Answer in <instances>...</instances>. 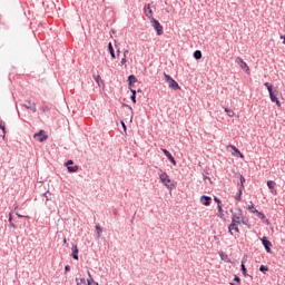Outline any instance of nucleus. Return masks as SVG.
Here are the masks:
<instances>
[{
  "label": "nucleus",
  "instance_id": "31",
  "mask_svg": "<svg viewBox=\"0 0 285 285\" xmlns=\"http://www.w3.org/2000/svg\"><path fill=\"white\" fill-rule=\"evenodd\" d=\"M217 208H218V217H222V215H223L222 205L218 204Z\"/></svg>",
  "mask_w": 285,
  "mask_h": 285
},
{
  "label": "nucleus",
  "instance_id": "14",
  "mask_svg": "<svg viewBox=\"0 0 285 285\" xmlns=\"http://www.w3.org/2000/svg\"><path fill=\"white\" fill-rule=\"evenodd\" d=\"M212 200H213V198H210V196H202L200 197V204H203V206H210Z\"/></svg>",
  "mask_w": 285,
  "mask_h": 285
},
{
  "label": "nucleus",
  "instance_id": "21",
  "mask_svg": "<svg viewBox=\"0 0 285 285\" xmlns=\"http://www.w3.org/2000/svg\"><path fill=\"white\" fill-rule=\"evenodd\" d=\"M144 10H145L146 17H148V14H150V12H151V17H153V9L150 8V4H147Z\"/></svg>",
  "mask_w": 285,
  "mask_h": 285
},
{
  "label": "nucleus",
  "instance_id": "11",
  "mask_svg": "<svg viewBox=\"0 0 285 285\" xmlns=\"http://www.w3.org/2000/svg\"><path fill=\"white\" fill-rule=\"evenodd\" d=\"M228 148H232V150H234V153L232 154L233 157H240V159H244V154H242V151H239V149L235 147V145H229Z\"/></svg>",
  "mask_w": 285,
  "mask_h": 285
},
{
  "label": "nucleus",
  "instance_id": "44",
  "mask_svg": "<svg viewBox=\"0 0 285 285\" xmlns=\"http://www.w3.org/2000/svg\"><path fill=\"white\" fill-rule=\"evenodd\" d=\"M131 96H137V91L135 89H131Z\"/></svg>",
  "mask_w": 285,
  "mask_h": 285
},
{
  "label": "nucleus",
  "instance_id": "46",
  "mask_svg": "<svg viewBox=\"0 0 285 285\" xmlns=\"http://www.w3.org/2000/svg\"><path fill=\"white\" fill-rule=\"evenodd\" d=\"M18 217H24L26 219H30V216H22L20 214H18Z\"/></svg>",
  "mask_w": 285,
  "mask_h": 285
},
{
  "label": "nucleus",
  "instance_id": "42",
  "mask_svg": "<svg viewBox=\"0 0 285 285\" xmlns=\"http://www.w3.org/2000/svg\"><path fill=\"white\" fill-rule=\"evenodd\" d=\"M9 224H13L12 223V214L9 215Z\"/></svg>",
  "mask_w": 285,
  "mask_h": 285
},
{
  "label": "nucleus",
  "instance_id": "13",
  "mask_svg": "<svg viewBox=\"0 0 285 285\" xmlns=\"http://www.w3.org/2000/svg\"><path fill=\"white\" fill-rule=\"evenodd\" d=\"M164 155H166V157L169 159V161H171V164H174V166H177V161L175 160V157H173V154H170V151H168L167 149H161Z\"/></svg>",
  "mask_w": 285,
  "mask_h": 285
},
{
  "label": "nucleus",
  "instance_id": "40",
  "mask_svg": "<svg viewBox=\"0 0 285 285\" xmlns=\"http://www.w3.org/2000/svg\"><path fill=\"white\" fill-rule=\"evenodd\" d=\"M65 271H66V273H68V271H70V265H66Z\"/></svg>",
  "mask_w": 285,
  "mask_h": 285
},
{
  "label": "nucleus",
  "instance_id": "39",
  "mask_svg": "<svg viewBox=\"0 0 285 285\" xmlns=\"http://www.w3.org/2000/svg\"><path fill=\"white\" fill-rule=\"evenodd\" d=\"M214 200L216 202V204L222 205V200H219V198L215 197Z\"/></svg>",
  "mask_w": 285,
  "mask_h": 285
},
{
  "label": "nucleus",
  "instance_id": "43",
  "mask_svg": "<svg viewBox=\"0 0 285 285\" xmlns=\"http://www.w3.org/2000/svg\"><path fill=\"white\" fill-rule=\"evenodd\" d=\"M10 224V228H17V225H14V223H9Z\"/></svg>",
  "mask_w": 285,
  "mask_h": 285
},
{
  "label": "nucleus",
  "instance_id": "6",
  "mask_svg": "<svg viewBox=\"0 0 285 285\" xmlns=\"http://www.w3.org/2000/svg\"><path fill=\"white\" fill-rule=\"evenodd\" d=\"M235 63H238L239 68L244 70L246 75H250V67H248V63H246L242 57H236Z\"/></svg>",
  "mask_w": 285,
  "mask_h": 285
},
{
  "label": "nucleus",
  "instance_id": "45",
  "mask_svg": "<svg viewBox=\"0 0 285 285\" xmlns=\"http://www.w3.org/2000/svg\"><path fill=\"white\" fill-rule=\"evenodd\" d=\"M43 196H45V198H46L47 202L50 200V199L48 198V193H45Z\"/></svg>",
  "mask_w": 285,
  "mask_h": 285
},
{
  "label": "nucleus",
  "instance_id": "29",
  "mask_svg": "<svg viewBox=\"0 0 285 285\" xmlns=\"http://www.w3.org/2000/svg\"><path fill=\"white\" fill-rule=\"evenodd\" d=\"M126 63H127L126 56H124L121 59V66H124L125 68H128Z\"/></svg>",
  "mask_w": 285,
  "mask_h": 285
},
{
  "label": "nucleus",
  "instance_id": "30",
  "mask_svg": "<svg viewBox=\"0 0 285 285\" xmlns=\"http://www.w3.org/2000/svg\"><path fill=\"white\" fill-rule=\"evenodd\" d=\"M96 230H97L98 237H101V226L97 225Z\"/></svg>",
  "mask_w": 285,
  "mask_h": 285
},
{
  "label": "nucleus",
  "instance_id": "28",
  "mask_svg": "<svg viewBox=\"0 0 285 285\" xmlns=\"http://www.w3.org/2000/svg\"><path fill=\"white\" fill-rule=\"evenodd\" d=\"M259 271H261L262 273H267L268 267H266L265 265H262V266L259 267Z\"/></svg>",
  "mask_w": 285,
  "mask_h": 285
},
{
  "label": "nucleus",
  "instance_id": "24",
  "mask_svg": "<svg viewBox=\"0 0 285 285\" xmlns=\"http://www.w3.org/2000/svg\"><path fill=\"white\" fill-rule=\"evenodd\" d=\"M71 257L73 259H79V250H73L72 254H71Z\"/></svg>",
  "mask_w": 285,
  "mask_h": 285
},
{
  "label": "nucleus",
  "instance_id": "52",
  "mask_svg": "<svg viewBox=\"0 0 285 285\" xmlns=\"http://www.w3.org/2000/svg\"><path fill=\"white\" fill-rule=\"evenodd\" d=\"M166 12H170L168 9H166Z\"/></svg>",
  "mask_w": 285,
  "mask_h": 285
},
{
  "label": "nucleus",
  "instance_id": "41",
  "mask_svg": "<svg viewBox=\"0 0 285 285\" xmlns=\"http://www.w3.org/2000/svg\"><path fill=\"white\" fill-rule=\"evenodd\" d=\"M120 124H121L124 130H126V122H124V120H121Z\"/></svg>",
  "mask_w": 285,
  "mask_h": 285
},
{
  "label": "nucleus",
  "instance_id": "35",
  "mask_svg": "<svg viewBox=\"0 0 285 285\" xmlns=\"http://www.w3.org/2000/svg\"><path fill=\"white\" fill-rule=\"evenodd\" d=\"M80 285H92V284H90V283L88 284V283H86L85 278H81L80 279Z\"/></svg>",
  "mask_w": 285,
  "mask_h": 285
},
{
  "label": "nucleus",
  "instance_id": "36",
  "mask_svg": "<svg viewBox=\"0 0 285 285\" xmlns=\"http://www.w3.org/2000/svg\"><path fill=\"white\" fill-rule=\"evenodd\" d=\"M246 181V178H244V176H240V184H242V188H244V183Z\"/></svg>",
  "mask_w": 285,
  "mask_h": 285
},
{
  "label": "nucleus",
  "instance_id": "18",
  "mask_svg": "<svg viewBox=\"0 0 285 285\" xmlns=\"http://www.w3.org/2000/svg\"><path fill=\"white\" fill-rule=\"evenodd\" d=\"M220 258L223 259V262H227L230 263V257H228V255L224 254V252H222L219 254Z\"/></svg>",
  "mask_w": 285,
  "mask_h": 285
},
{
  "label": "nucleus",
  "instance_id": "49",
  "mask_svg": "<svg viewBox=\"0 0 285 285\" xmlns=\"http://www.w3.org/2000/svg\"><path fill=\"white\" fill-rule=\"evenodd\" d=\"M281 39H283V43L285 46V35L284 36H281Z\"/></svg>",
  "mask_w": 285,
  "mask_h": 285
},
{
  "label": "nucleus",
  "instance_id": "12",
  "mask_svg": "<svg viewBox=\"0 0 285 285\" xmlns=\"http://www.w3.org/2000/svg\"><path fill=\"white\" fill-rule=\"evenodd\" d=\"M276 186H277V183H275V180L267 181V187L269 188L272 195H277V189H275Z\"/></svg>",
  "mask_w": 285,
  "mask_h": 285
},
{
  "label": "nucleus",
  "instance_id": "26",
  "mask_svg": "<svg viewBox=\"0 0 285 285\" xmlns=\"http://www.w3.org/2000/svg\"><path fill=\"white\" fill-rule=\"evenodd\" d=\"M247 210H249V213H253V212H255L257 209H255V205H253V203H252V205L247 206Z\"/></svg>",
  "mask_w": 285,
  "mask_h": 285
},
{
  "label": "nucleus",
  "instance_id": "19",
  "mask_svg": "<svg viewBox=\"0 0 285 285\" xmlns=\"http://www.w3.org/2000/svg\"><path fill=\"white\" fill-rule=\"evenodd\" d=\"M129 86H132V83H137V77L135 76H129L128 77Z\"/></svg>",
  "mask_w": 285,
  "mask_h": 285
},
{
  "label": "nucleus",
  "instance_id": "20",
  "mask_svg": "<svg viewBox=\"0 0 285 285\" xmlns=\"http://www.w3.org/2000/svg\"><path fill=\"white\" fill-rule=\"evenodd\" d=\"M246 257L243 258L242 261V273L243 275H246Z\"/></svg>",
  "mask_w": 285,
  "mask_h": 285
},
{
  "label": "nucleus",
  "instance_id": "27",
  "mask_svg": "<svg viewBox=\"0 0 285 285\" xmlns=\"http://www.w3.org/2000/svg\"><path fill=\"white\" fill-rule=\"evenodd\" d=\"M94 79L98 83V86H101V83H99V81H101V76H94Z\"/></svg>",
  "mask_w": 285,
  "mask_h": 285
},
{
  "label": "nucleus",
  "instance_id": "22",
  "mask_svg": "<svg viewBox=\"0 0 285 285\" xmlns=\"http://www.w3.org/2000/svg\"><path fill=\"white\" fill-rule=\"evenodd\" d=\"M0 128L2 129V132H3V139H6V122L1 121L0 120Z\"/></svg>",
  "mask_w": 285,
  "mask_h": 285
},
{
  "label": "nucleus",
  "instance_id": "16",
  "mask_svg": "<svg viewBox=\"0 0 285 285\" xmlns=\"http://www.w3.org/2000/svg\"><path fill=\"white\" fill-rule=\"evenodd\" d=\"M263 242V246L267 249V250H271V246H273V244L271 243V240L266 239V237H264L262 239Z\"/></svg>",
  "mask_w": 285,
  "mask_h": 285
},
{
  "label": "nucleus",
  "instance_id": "33",
  "mask_svg": "<svg viewBox=\"0 0 285 285\" xmlns=\"http://www.w3.org/2000/svg\"><path fill=\"white\" fill-rule=\"evenodd\" d=\"M42 112H50V107L43 106L42 107Z\"/></svg>",
  "mask_w": 285,
  "mask_h": 285
},
{
  "label": "nucleus",
  "instance_id": "51",
  "mask_svg": "<svg viewBox=\"0 0 285 285\" xmlns=\"http://www.w3.org/2000/svg\"><path fill=\"white\" fill-rule=\"evenodd\" d=\"M126 55H128V49L124 51V57H126Z\"/></svg>",
  "mask_w": 285,
  "mask_h": 285
},
{
  "label": "nucleus",
  "instance_id": "15",
  "mask_svg": "<svg viewBox=\"0 0 285 285\" xmlns=\"http://www.w3.org/2000/svg\"><path fill=\"white\" fill-rule=\"evenodd\" d=\"M108 50L110 52L111 59H117V55H115V48H112V42L108 43Z\"/></svg>",
  "mask_w": 285,
  "mask_h": 285
},
{
  "label": "nucleus",
  "instance_id": "23",
  "mask_svg": "<svg viewBox=\"0 0 285 285\" xmlns=\"http://www.w3.org/2000/svg\"><path fill=\"white\" fill-rule=\"evenodd\" d=\"M225 112L228 115V117H235V111H233L228 108H225Z\"/></svg>",
  "mask_w": 285,
  "mask_h": 285
},
{
  "label": "nucleus",
  "instance_id": "9",
  "mask_svg": "<svg viewBox=\"0 0 285 285\" xmlns=\"http://www.w3.org/2000/svg\"><path fill=\"white\" fill-rule=\"evenodd\" d=\"M239 223H233L229 225V233L230 235H238L239 233V227H238Z\"/></svg>",
  "mask_w": 285,
  "mask_h": 285
},
{
  "label": "nucleus",
  "instance_id": "38",
  "mask_svg": "<svg viewBox=\"0 0 285 285\" xmlns=\"http://www.w3.org/2000/svg\"><path fill=\"white\" fill-rule=\"evenodd\" d=\"M131 101H132L134 104H137V96H131Z\"/></svg>",
  "mask_w": 285,
  "mask_h": 285
},
{
  "label": "nucleus",
  "instance_id": "50",
  "mask_svg": "<svg viewBox=\"0 0 285 285\" xmlns=\"http://www.w3.org/2000/svg\"><path fill=\"white\" fill-rule=\"evenodd\" d=\"M120 53H121V50L118 49V50H117V57H119Z\"/></svg>",
  "mask_w": 285,
  "mask_h": 285
},
{
  "label": "nucleus",
  "instance_id": "25",
  "mask_svg": "<svg viewBox=\"0 0 285 285\" xmlns=\"http://www.w3.org/2000/svg\"><path fill=\"white\" fill-rule=\"evenodd\" d=\"M194 57H195L196 59H202V51L196 50V51L194 52Z\"/></svg>",
  "mask_w": 285,
  "mask_h": 285
},
{
  "label": "nucleus",
  "instance_id": "4",
  "mask_svg": "<svg viewBox=\"0 0 285 285\" xmlns=\"http://www.w3.org/2000/svg\"><path fill=\"white\" fill-rule=\"evenodd\" d=\"M164 77H165V81L168 83L169 88H173V90H181V87H179V83H177L175 81V79H173V77H170V75L164 73Z\"/></svg>",
  "mask_w": 285,
  "mask_h": 285
},
{
  "label": "nucleus",
  "instance_id": "32",
  "mask_svg": "<svg viewBox=\"0 0 285 285\" xmlns=\"http://www.w3.org/2000/svg\"><path fill=\"white\" fill-rule=\"evenodd\" d=\"M127 115L129 117V120L132 121V108L129 107V112Z\"/></svg>",
  "mask_w": 285,
  "mask_h": 285
},
{
  "label": "nucleus",
  "instance_id": "1",
  "mask_svg": "<svg viewBox=\"0 0 285 285\" xmlns=\"http://www.w3.org/2000/svg\"><path fill=\"white\" fill-rule=\"evenodd\" d=\"M147 18L149 19L154 30H156L158 37H161V35H164V27L161 26V23H159V20L155 19L150 11L149 14H147Z\"/></svg>",
  "mask_w": 285,
  "mask_h": 285
},
{
  "label": "nucleus",
  "instance_id": "37",
  "mask_svg": "<svg viewBox=\"0 0 285 285\" xmlns=\"http://www.w3.org/2000/svg\"><path fill=\"white\" fill-rule=\"evenodd\" d=\"M236 199H237V202H239V199H242V189H239V194H238V196H236Z\"/></svg>",
  "mask_w": 285,
  "mask_h": 285
},
{
  "label": "nucleus",
  "instance_id": "5",
  "mask_svg": "<svg viewBox=\"0 0 285 285\" xmlns=\"http://www.w3.org/2000/svg\"><path fill=\"white\" fill-rule=\"evenodd\" d=\"M159 179H160L161 184H164V186H166V188H168L169 190H173V181L170 180V177L168 176V174L161 173L159 175Z\"/></svg>",
  "mask_w": 285,
  "mask_h": 285
},
{
  "label": "nucleus",
  "instance_id": "48",
  "mask_svg": "<svg viewBox=\"0 0 285 285\" xmlns=\"http://www.w3.org/2000/svg\"><path fill=\"white\" fill-rule=\"evenodd\" d=\"M234 281L237 282L238 284L240 282L239 277H237V276L234 278Z\"/></svg>",
  "mask_w": 285,
  "mask_h": 285
},
{
  "label": "nucleus",
  "instance_id": "7",
  "mask_svg": "<svg viewBox=\"0 0 285 285\" xmlns=\"http://www.w3.org/2000/svg\"><path fill=\"white\" fill-rule=\"evenodd\" d=\"M33 139L42 144V141H46L48 139V134H46L45 130H40L38 134L33 135Z\"/></svg>",
  "mask_w": 285,
  "mask_h": 285
},
{
  "label": "nucleus",
  "instance_id": "17",
  "mask_svg": "<svg viewBox=\"0 0 285 285\" xmlns=\"http://www.w3.org/2000/svg\"><path fill=\"white\" fill-rule=\"evenodd\" d=\"M254 215H257L258 219H266V215H264V213L259 212V210H254L252 212Z\"/></svg>",
  "mask_w": 285,
  "mask_h": 285
},
{
  "label": "nucleus",
  "instance_id": "47",
  "mask_svg": "<svg viewBox=\"0 0 285 285\" xmlns=\"http://www.w3.org/2000/svg\"><path fill=\"white\" fill-rule=\"evenodd\" d=\"M265 224H266L267 226H271V220L265 219Z\"/></svg>",
  "mask_w": 285,
  "mask_h": 285
},
{
  "label": "nucleus",
  "instance_id": "10",
  "mask_svg": "<svg viewBox=\"0 0 285 285\" xmlns=\"http://www.w3.org/2000/svg\"><path fill=\"white\" fill-rule=\"evenodd\" d=\"M65 166H67V170L69 173H77L79 170V166H72V160H68Z\"/></svg>",
  "mask_w": 285,
  "mask_h": 285
},
{
  "label": "nucleus",
  "instance_id": "2",
  "mask_svg": "<svg viewBox=\"0 0 285 285\" xmlns=\"http://www.w3.org/2000/svg\"><path fill=\"white\" fill-rule=\"evenodd\" d=\"M265 87L268 90L271 101H273V104H276L277 108H282V102H279V99L277 98V94L273 91V85L266 82Z\"/></svg>",
  "mask_w": 285,
  "mask_h": 285
},
{
  "label": "nucleus",
  "instance_id": "34",
  "mask_svg": "<svg viewBox=\"0 0 285 285\" xmlns=\"http://www.w3.org/2000/svg\"><path fill=\"white\" fill-rule=\"evenodd\" d=\"M89 278L87 279V284H92V276L90 275V272H88Z\"/></svg>",
  "mask_w": 285,
  "mask_h": 285
},
{
  "label": "nucleus",
  "instance_id": "8",
  "mask_svg": "<svg viewBox=\"0 0 285 285\" xmlns=\"http://www.w3.org/2000/svg\"><path fill=\"white\" fill-rule=\"evenodd\" d=\"M23 106L27 110H32V112H37V105L30 100H26Z\"/></svg>",
  "mask_w": 285,
  "mask_h": 285
},
{
  "label": "nucleus",
  "instance_id": "3",
  "mask_svg": "<svg viewBox=\"0 0 285 285\" xmlns=\"http://www.w3.org/2000/svg\"><path fill=\"white\" fill-rule=\"evenodd\" d=\"M242 222H244V212H242L239 208H236L235 212H233L232 223L242 224Z\"/></svg>",
  "mask_w": 285,
  "mask_h": 285
}]
</instances>
